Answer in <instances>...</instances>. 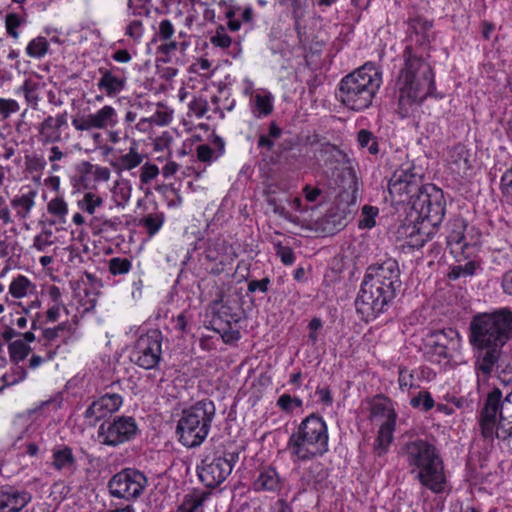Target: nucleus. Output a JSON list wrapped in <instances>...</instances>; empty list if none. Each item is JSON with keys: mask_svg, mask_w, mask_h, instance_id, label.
I'll return each mask as SVG.
<instances>
[{"mask_svg": "<svg viewBox=\"0 0 512 512\" xmlns=\"http://www.w3.org/2000/svg\"><path fill=\"white\" fill-rule=\"evenodd\" d=\"M315 145L314 158L322 167L324 175L333 184L342 188L338 196L337 210L341 216L339 226H345L351 218L350 207L356 205L359 196V183L355 170L348 166L349 158L339 147L327 141L312 142Z\"/></svg>", "mask_w": 512, "mask_h": 512, "instance_id": "7ed1b4c3", "label": "nucleus"}, {"mask_svg": "<svg viewBox=\"0 0 512 512\" xmlns=\"http://www.w3.org/2000/svg\"><path fill=\"white\" fill-rule=\"evenodd\" d=\"M54 244V240L45 239L39 235H36L33 239L32 247L39 252H45L48 247Z\"/></svg>", "mask_w": 512, "mask_h": 512, "instance_id": "774afa93", "label": "nucleus"}, {"mask_svg": "<svg viewBox=\"0 0 512 512\" xmlns=\"http://www.w3.org/2000/svg\"><path fill=\"white\" fill-rule=\"evenodd\" d=\"M209 495L210 493L202 491L186 494L175 512H204L203 505Z\"/></svg>", "mask_w": 512, "mask_h": 512, "instance_id": "bb28decb", "label": "nucleus"}, {"mask_svg": "<svg viewBox=\"0 0 512 512\" xmlns=\"http://www.w3.org/2000/svg\"><path fill=\"white\" fill-rule=\"evenodd\" d=\"M231 325L232 324L213 325V329L221 335L225 343L238 341L241 337L240 332L238 330H233Z\"/></svg>", "mask_w": 512, "mask_h": 512, "instance_id": "09e8293b", "label": "nucleus"}, {"mask_svg": "<svg viewBox=\"0 0 512 512\" xmlns=\"http://www.w3.org/2000/svg\"><path fill=\"white\" fill-rule=\"evenodd\" d=\"M210 42L220 48H228L231 45V37L226 33L225 28L223 26H219L216 29L215 35L211 36Z\"/></svg>", "mask_w": 512, "mask_h": 512, "instance_id": "603ef678", "label": "nucleus"}, {"mask_svg": "<svg viewBox=\"0 0 512 512\" xmlns=\"http://www.w3.org/2000/svg\"><path fill=\"white\" fill-rule=\"evenodd\" d=\"M31 499L32 496L25 491L3 490L0 493V512H20Z\"/></svg>", "mask_w": 512, "mask_h": 512, "instance_id": "4be33fe9", "label": "nucleus"}, {"mask_svg": "<svg viewBox=\"0 0 512 512\" xmlns=\"http://www.w3.org/2000/svg\"><path fill=\"white\" fill-rule=\"evenodd\" d=\"M468 330V340L475 352V369L488 377L497 366L503 347L512 338V311L499 308L477 313L471 318Z\"/></svg>", "mask_w": 512, "mask_h": 512, "instance_id": "f257e3e1", "label": "nucleus"}, {"mask_svg": "<svg viewBox=\"0 0 512 512\" xmlns=\"http://www.w3.org/2000/svg\"><path fill=\"white\" fill-rule=\"evenodd\" d=\"M23 23V19L16 13H9L5 18L7 34L15 39L19 37L17 28Z\"/></svg>", "mask_w": 512, "mask_h": 512, "instance_id": "3c124183", "label": "nucleus"}, {"mask_svg": "<svg viewBox=\"0 0 512 512\" xmlns=\"http://www.w3.org/2000/svg\"><path fill=\"white\" fill-rule=\"evenodd\" d=\"M399 113L406 116L410 108L422 102L435 90L434 74L431 66L423 58L412 53L411 47L404 50V66L398 81Z\"/></svg>", "mask_w": 512, "mask_h": 512, "instance_id": "0eeeda50", "label": "nucleus"}, {"mask_svg": "<svg viewBox=\"0 0 512 512\" xmlns=\"http://www.w3.org/2000/svg\"><path fill=\"white\" fill-rule=\"evenodd\" d=\"M101 78L97 83L99 90L105 91L108 96H115L120 93L126 84L125 77L115 75L112 70L99 68Z\"/></svg>", "mask_w": 512, "mask_h": 512, "instance_id": "393cba45", "label": "nucleus"}, {"mask_svg": "<svg viewBox=\"0 0 512 512\" xmlns=\"http://www.w3.org/2000/svg\"><path fill=\"white\" fill-rule=\"evenodd\" d=\"M426 185L422 183V175L415 171L413 166L397 169L388 183V192L394 203H406L411 207L413 201L420 193H424Z\"/></svg>", "mask_w": 512, "mask_h": 512, "instance_id": "ddd939ff", "label": "nucleus"}, {"mask_svg": "<svg viewBox=\"0 0 512 512\" xmlns=\"http://www.w3.org/2000/svg\"><path fill=\"white\" fill-rule=\"evenodd\" d=\"M212 325L233 324L241 320L242 309L236 299H220L214 302Z\"/></svg>", "mask_w": 512, "mask_h": 512, "instance_id": "aec40b11", "label": "nucleus"}, {"mask_svg": "<svg viewBox=\"0 0 512 512\" xmlns=\"http://www.w3.org/2000/svg\"><path fill=\"white\" fill-rule=\"evenodd\" d=\"M400 455L405 459L410 473L422 486L436 494L444 491V462L433 443L424 439L408 441L402 446Z\"/></svg>", "mask_w": 512, "mask_h": 512, "instance_id": "20e7f679", "label": "nucleus"}, {"mask_svg": "<svg viewBox=\"0 0 512 512\" xmlns=\"http://www.w3.org/2000/svg\"><path fill=\"white\" fill-rule=\"evenodd\" d=\"M196 151L198 159L202 162L208 163L215 159V155L217 154L215 149L211 148L209 145L206 144L199 145Z\"/></svg>", "mask_w": 512, "mask_h": 512, "instance_id": "052dcab7", "label": "nucleus"}, {"mask_svg": "<svg viewBox=\"0 0 512 512\" xmlns=\"http://www.w3.org/2000/svg\"><path fill=\"white\" fill-rule=\"evenodd\" d=\"M71 334V325L69 322H62L54 328H46L43 330V338L47 342H53L60 336L69 337Z\"/></svg>", "mask_w": 512, "mask_h": 512, "instance_id": "e433bc0d", "label": "nucleus"}, {"mask_svg": "<svg viewBox=\"0 0 512 512\" xmlns=\"http://www.w3.org/2000/svg\"><path fill=\"white\" fill-rule=\"evenodd\" d=\"M358 143L361 148H367L369 153L376 155L379 152L378 142L374 134L366 129L358 132Z\"/></svg>", "mask_w": 512, "mask_h": 512, "instance_id": "f704fd0d", "label": "nucleus"}, {"mask_svg": "<svg viewBox=\"0 0 512 512\" xmlns=\"http://www.w3.org/2000/svg\"><path fill=\"white\" fill-rule=\"evenodd\" d=\"M174 26L169 19H163L159 23L158 36L161 40H170L174 34Z\"/></svg>", "mask_w": 512, "mask_h": 512, "instance_id": "bf43d9fd", "label": "nucleus"}, {"mask_svg": "<svg viewBox=\"0 0 512 512\" xmlns=\"http://www.w3.org/2000/svg\"><path fill=\"white\" fill-rule=\"evenodd\" d=\"M163 223V213L148 214L141 220V224L146 228L150 236L155 235L160 230Z\"/></svg>", "mask_w": 512, "mask_h": 512, "instance_id": "4c0bfd02", "label": "nucleus"}, {"mask_svg": "<svg viewBox=\"0 0 512 512\" xmlns=\"http://www.w3.org/2000/svg\"><path fill=\"white\" fill-rule=\"evenodd\" d=\"M396 421L382 422L375 440L374 451L378 457L384 455L393 440Z\"/></svg>", "mask_w": 512, "mask_h": 512, "instance_id": "a878e982", "label": "nucleus"}, {"mask_svg": "<svg viewBox=\"0 0 512 512\" xmlns=\"http://www.w3.org/2000/svg\"><path fill=\"white\" fill-rule=\"evenodd\" d=\"M30 281L22 275L16 277L9 286V293L15 298H22L27 294Z\"/></svg>", "mask_w": 512, "mask_h": 512, "instance_id": "a18cd8bd", "label": "nucleus"}, {"mask_svg": "<svg viewBox=\"0 0 512 512\" xmlns=\"http://www.w3.org/2000/svg\"><path fill=\"white\" fill-rule=\"evenodd\" d=\"M434 400L428 391H420L417 396L410 400L413 408H421L423 411H429L434 407Z\"/></svg>", "mask_w": 512, "mask_h": 512, "instance_id": "49530a36", "label": "nucleus"}, {"mask_svg": "<svg viewBox=\"0 0 512 512\" xmlns=\"http://www.w3.org/2000/svg\"><path fill=\"white\" fill-rule=\"evenodd\" d=\"M462 338L453 328L431 331L425 340L427 353L439 359L450 360L461 349Z\"/></svg>", "mask_w": 512, "mask_h": 512, "instance_id": "a211bd4d", "label": "nucleus"}, {"mask_svg": "<svg viewBox=\"0 0 512 512\" xmlns=\"http://www.w3.org/2000/svg\"><path fill=\"white\" fill-rule=\"evenodd\" d=\"M413 375L406 369V368H400L399 369V386L400 388H406V387H412L413 386Z\"/></svg>", "mask_w": 512, "mask_h": 512, "instance_id": "338daca9", "label": "nucleus"}, {"mask_svg": "<svg viewBox=\"0 0 512 512\" xmlns=\"http://www.w3.org/2000/svg\"><path fill=\"white\" fill-rule=\"evenodd\" d=\"M19 110V104L14 99L0 98V115L6 119Z\"/></svg>", "mask_w": 512, "mask_h": 512, "instance_id": "5fc2aeb1", "label": "nucleus"}, {"mask_svg": "<svg viewBox=\"0 0 512 512\" xmlns=\"http://www.w3.org/2000/svg\"><path fill=\"white\" fill-rule=\"evenodd\" d=\"M446 202L443 191L433 184H426L424 193L411 201V214L417 222H428L432 227L441 224L445 216Z\"/></svg>", "mask_w": 512, "mask_h": 512, "instance_id": "f8f14e48", "label": "nucleus"}, {"mask_svg": "<svg viewBox=\"0 0 512 512\" xmlns=\"http://www.w3.org/2000/svg\"><path fill=\"white\" fill-rule=\"evenodd\" d=\"M138 426L133 417L115 416L102 422L97 431V440L101 445L117 447L133 440L138 434Z\"/></svg>", "mask_w": 512, "mask_h": 512, "instance_id": "dca6fc26", "label": "nucleus"}, {"mask_svg": "<svg viewBox=\"0 0 512 512\" xmlns=\"http://www.w3.org/2000/svg\"><path fill=\"white\" fill-rule=\"evenodd\" d=\"M47 210L50 214L60 218H64L68 213L67 204L62 198L52 199L47 205Z\"/></svg>", "mask_w": 512, "mask_h": 512, "instance_id": "864d4df0", "label": "nucleus"}, {"mask_svg": "<svg viewBox=\"0 0 512 512\" xmlns=\"http://www.w3.org/2000/svg\"><path fill=\"white\" fill-rule=\"evenodd\" d=\"M52 467L57 471L67 470L74 473L77 469V461L72 448L66 445L53 449Z\"/></svg>", "mask_w": 512, "mask_h": 512, "instance_id": "b1692460", "label": "nucleus"}, {"mask_svg": "<svg viewBox=\"0 0 512 512\" xmlns=\"http://www.w3.org/2000/svg\"><path fill=\"white\" fill-rule=\"evenodd\" d=\"M269 284H270V279L267 277H265L261 280H250L247 285V290L250 293H254L256 291L266 293L268 291Z\"/></svg>", "mask_w": 512, "mask_h": 512, "instance_id": "680f3d73", "label": "nucleus"}, {"mask_svg": "<svg viewBox=\"0 0 512 512\" xmlns=\"http://www.w3.org/2000/svg\"><path fill=\"white\" fill-rule=\"evenodd\" d=\"M328 429L323 418L315 413L304 418L287 442V450L296 461L305 462L328 451Z\"/></svg>", "mask_w": 512, "mask_h": 512, "instance_id": "1a4fd4ad", "label": "nucleus"}, {"mask_svg": "<svg viewBox=\"0 0 512 512\" xmlns=\"http://www.w3.org/2000/svg\"><path fill=\"white\" fill-rule=\"evenodd\" d=\"M126 35L137 40L142 36V22L140 20L132 21L126 28Z\"/></svg>", "mask_w": 512, "mask_h": 512, "instance_id": "69168bd1", "label": "nucleus"}, {"mask_svg": "<svg viewBox=\"0 0 512 512\" xmlns=\"http://www.w3.org/2000/svg\"><path fill=\"white\" fill-rule=\"evenodd\" d=\"M148 479L143 472L134 468H124L108 481L107 488L114 498L133 501L145 491Z\"/></svg>", "mask_w": 512, "mask_h": 512, "instance_id": "2eb2a0df", "label": "nucleus"}, {"mask_svg": "<svg viewBox=\"0 0 512 512\" xmlns=\"http://www.w3.org/2000/svg\"><path fill=\"white\" fill-rule=\"evenodd\" d=\"M467 227V223L463 218L457 217L454 218L449 223V231L447 235V244L451 247V252H457L461 250L462 252L468 248L469 244L466 242L465 230Z\"/></svg>", "mask_w": 512, "mask_h": 512, "instance_id": "5701e85b", "label": "nucleus"}, {"mask_svg": "<svg viewBox=\"0 0 512 512\" xmlns=\"http://www.w3.org/2000/svg\"><path fill=\"white\" fill-rule=\"evenodd\" d=\"M123 399L117 393H106L98 400L94 401L85 411L86 418L100 420L107 414L117 411L122 405Z\"/></svg>", "mask_w": 512, "mask_h": 512, "instance_id": "412c9836", "label": "nucleus"}, {"mask_svg": "<svg viewBox=\"0 0 512 512\" xmlns=\"http://www.w3.org/2000/svg\"><path fill=\"white\" fill-rule=\"evenodd\" d=\"M284 486V478L272 465L261 466L258 475L253 481V489L256 492L278 493Z\"/></svg>", "mask_w": 512, "mask_h": 512, "instance_id": "6ab92c4d", "label": "nucleus"}, {"mask_svg": "<svg viewBox=\"0 0 512 512\" xmlns=\"http://www.w3.org/2000/svg\"><path fill=\"white\" fill-rule=\"evenodd\" d=\"M18 91L24 94L25 100L29 105H31L34 109L37 107L39 101L37 83L27 79L18 89Z\"/></svg>", "mask_w": 512, "mask_h": 512, "instance_id": "c9c22d12", "label": "nucleus"}, {"mask_svg": "<svg viewBox=\"0 0 512 512\" xmlns=\"http://www.w3.org/2000/svg\"><path fill=\"white\" fill-rule=\"evenodd\" d=\"M400 455L405 459L410 473L422 486L436 494L444 491V462L433 443L424 439L408 441L402 446Z\"/></svg>", "mask_w": 512, "mask_h": 512, "instance_id": "423d86ee", "label": "nucleus"}, {"mask_svg": "<svg viewBox=\"0 0 512 512\" xmlns=\"http://www.w3.org/2000/svg\"><path fill=\"white\" fill-rule=\"evenodd\" d=\"M36 195V191L30 190L28 193L16 196L11 200V206L16 210V214L20 219L28 217L30 211L35 205Z\"/></svg>", "mask_w": 512, "mask_h": 512, "instance_id": "cd10ccee", "label": "nucleus"}, {"mask_svg": "<svg viewBox=\"0 0 512 512\" xmlns=\"http://www.w3.org/2000/svg\"><path fill=\"white\" fill-rule=\"evenodd\" d=\"M225 250V241L217 239L209 244L207 249V257L212 261H217L219 259V253L224 252Z\"/></svg>", "mask_w": 512, "mask_h": 512, "instance_id": "13d9d810", "label": "nucleus"}, {"mask_svg": "<svg viewBox=\"0 0 512 512\" xmlns=\"http://www.w3.org/2000/svg\"><path fill=\"white\" fill-rule=\"evenodd\" d=\"M72 125L77 131H89L92 129H98L95 114H88L73 118Z\"/></svg>", "mask_w": 512, "mask_h": 512, "instance_id": "37998d69", "label": "nucleus"}, {"mask_svg": "<svg viewBox=\"0 0 512 512\" xmlns=\"http://www.w3.org/2000/svg\"><path fill=\"white\" fill-rule=\"evenodd\" d=\"M162 340V333L158 329H151L141 335L134 345L131 360L146 370L157 367L162 356Z\"/></svg>", "mask_w": 512, "mask_h": 512, "instance_id": "f3484780", "label": "nucleus"}, {"mask_svg": "<svg viewBox=\"0 0 512 512\" xmlns=\"http://www.w3.org/2000/svg\"><path fill=\"white\" fill-rule=\"evenodd\" d=\"M253 113L257 118L266 117L273 111L272 96L267 94H256L253 96Z\"/></svg>", "mask_w": 512, "mask_h": 512, "instance_id": "c756f323", "label": "nucleus"}, {"mask_svg": "<svg viewBox=\"0 0 512 512\" xmlns=\"http://www.w3.org/2000/svg\"><path fill=\"white\" fill-rule=\"evenodd\" d=\"M402 285L400 269L395 259L388 258L370 265L355 300L356 311L366 319L385 312Z\"/></svg>", "mask_w": 512, "mask_h": 512, "instance_id": "f03ea898", "label": "nucleus"}, {"mask_svg": "<svg viewBox=\"0 0 512 512\" xmlns=\"http://www.w3.org/2000/svg\"><path fill=\"white\" fill-rule=\"evenodd\" d=\"M400 455L405 459L410 473L422 486L436 494L444 491V462L433 443L424 439L408 441L402 446Z\"/></svg>", "mask_w": 512, "mask_h": 512, "instance_id": "39448f33", "label": "nucleus"}, {"mask_svg": "<svg viewBox=\"0 0 512 512\" xmlns=\"http://www.w3.org/2000/svg\"><path fill=\"white\" fill-rule=\"evenodd\" d=\"M103 199L100 196L95 195L92 192L84 194L83 198L78 201V206L81 210L93 214L96 207L101 206Z\"/></svg>", "mask_w": 512, "mask_h": 512, "instance_id": "58836bf2", "label": "nucleus"}, {"mask_svg": "<svg viewBox=\"0 0 512 512\" xmlns=\"http://www.w3.org/2000/svg\"><path fill=\"white\" fill-rule=\"evenodd\" d=\"M303 405V401L298 397H292L289 394L281 395L277 400V406L289 413L292 412L295 408H300Z\"/></svg>", "mask_w": 512, "mask_h": 512, "instance_id": "8fccbe9b", "label": "nucleus"}, {"mask_svg": "<svg viewBox=\"0 0 512 512\" xmlns=\"http://www.w3.org/2000/svg\"><path fill=\"white\" fill-rule=\"evenodd\" d=\"M48 49V42L44 37H37L31 40L26 48V52L30 57L41 58Z\"/></svg>", "mask_w": 512, "mask_h": 512, "instance_id": "ea45409f", "label": "nucleus"}, {"mask_svg": "<svg viewBox=\"0 0 512 512\" xmlns=\"http://www.w3.org/2000/svg\"><path fill=\"white\" fill-rule=\"evenodd\" d=\"M371 415L374 418H384L383 422L396 421V413L394 409L386 402H374L371 407Z\"/></svg>", "mask_w": 512, "mask_h": 512, "instance_id": "473e14b6", "label": "nucleus"}, {"mask_svg": "<svg viewBox=\"0 0 512 512\" xmlns=\"http://www.w3.org/2000/svg\"><path fill=\"white\" fill-rule=\"evenodd\" d=\"M10 358L13 362L23 361L30 353L31 348L23 340H16L9 344Z\"/></svg>", "mask_w": 512, "mask_h": 512, "instance_id": "72a5a7b5", "label": "nucleus"}, {"mask_svg": "<svg viewBox=\"0 0 512 512\" xmlns=\"http://www.w3.org/2000/svg\"><path fill=\"white\" fill-rule=\"evenodd\" d=\"M238 459L239 454L235 452L206 456L197 466L199 480L207 488L213 489L220 486L231 474Z\"/></svg>", "mask_w": 512, "mask_h": 512, "instance_id": "4468645a", "label": "nucleus"}, {"mask_svg": "<svg viewBox=\"0 0 512 512\" xmlns=\"http://www.w3.org/2000/svg\"><path fill=\"white\" fill-rule=\"evenodd\" d=\"M216 415L212 400L202 399L182 411L176 432L179 441L187 448L200 446L207 438Z\"/></svg>", "mask_w": 512, "mask_h": 512, "instance_id": "9b49d317", "label": "nucleus"}, {"mask_svg": "<svg viewBox=\"0 0 512 512\" xmlns=\"http://www.w3.org/2000/svg\"><path fill=\"white\" fill-rule=\"evenodd\" d=\"M144 155L138 153L137 149L132 146L130 147L127 154L119 156L113 163L112 166L121 171V170H131L137 166H139L143 159Z\"/></svg>", "mask_w": 512, "mask_h": 512, "instance_id": "c85d7f7f", "label": "nucleus"}, {"mask_svg": "<svg viewBox=\"0 0 512 512\" xmlns=\"http://www.w3.org/2000/svg\"><path fill=\"white\" fill-rule=\"evenodd\" d=\"M381 83V72L366 63L341 79L336 96L348 109L363 111L371 106Z\"/></svg>", "mask_w": 512, "mask_h": 512, "instance_id": "6e6552de", "label": "nucleus"}, {"mask_svg": "<svg viewBox=\"0 0 512 512\" xmlns=\"http://www.w3.org/2000/svg\"><path fill=\"white\" fill-rule=\"evenodd\" d=\"M131 269V261L127 258L114 257L109 260V271L113 275L126 274Z\"/></svg>", "mask_w": 512, "mask_h": 512, "instance_id": "de8ad7c7", "label": "nucleus"}, {"mask_svg": "<svg viewBox=\"0 0 512 512\" xmlns=\"http://www.w3.org/2000/svg\"><path fill=\"white\" fill-rule=\"evenodd\" d=\"M189 109L198 118L203 117L208 111V102L203 98H195L189 103Z\"/></svg>", "mask_w": 512, "mask_h": 512, "instance_id": "4d7b16f0", "label": "nucleus"}, {"mask_svg": "<svg viewBox=\"0 0 512 512\" xmlns=\"http://www.w3.org/2000/svg\"><path fill=\"white\" fill-rule=\"evenodd\" d=\"M501 187L503 193L512 199V168L507 170L501 177Z\"/></svg>", "mask_w": 512, "mask_h": 512, "instance_id": "e2e57ef3", "label": "nucleus"}, {"mask_svg": "<svg viewBox=\"0 0 512 512\" xmlns=\"http://www.w3.org/2000/svg\"><path fill=\"white\" fill-rule=\"evenodd\" d=\"M94 114L96 116L98 129L113 127L117 123V113L112 106L106 105Z\"/></svg>", "mask_w": 512, "mask_h": 512, "instance_id": "7c9ffc66", "label": "nucleus"}, {"mask_svg": "<svg viewBox=\"0 0 512 512\" xmlns=\"http://www.w3.org/2000/svg\"><path fill=\"white\" fill-rule=\"evenodd\" d=\"M159 169L157 165L146 163L141 168L140 181L142 184H148L151 180L157 177Z\"/></svg>", "mask_w": 512, "mask_h": 512, "instance_id": "6e6d98bb", "label": "nucleus"}, {"mask_svg": "<svg viewBox=\"0 0 512 512\" xmlns=\"http://www.w3.org/2000/svg\"><path fill=\"white\" fill-rule=\"evenodd\" d=\"M378 208L370 205H364L362 208V219L359 220V228L371 229L375 226V218L378 215Z\"/></svg>", "mask_w": 512, "mask_h": 512, "instance_id": "a19ab883", "label": "nucleus"}, {"mask_svg": "<svg viewBox=\"0 0 512 512\" xmlns=\"http://www.w3.org/2000/svg\"><path fill=\"white\" fill-rule=\"evenodd\" d=\"M478 423L485 439H512V390L505 397L499 388L489 392L480 411Z\"/></svg>", "mask_w": 512, "mask_h": 512, "instance_id": "9d476101", "label": "nucleus"}, {"mask_svg": "<svg viewBox=\"0 0 512 512\" xmlns=\"http://www.w3.org/2000/svg\"><path fill=\"white\" fill-rule=\"evenodd\" d=\"M120 223L118 218L115 219H101L94 217L90 221V226L94 234H101L105 232H114Z\"/></svg>", "mask_w": 512, "mask_h": 512, "instance_id": "2f4dec72", "label": "nucleus"}, {"mask_svg": "<svg viewBox=\"0 0 512 512\" xmlns=\"http://www.w3.org/2000/svg\"><path fill=\"white\" fill-rule=\"evenodd\" d=\"M277 255L280 257L282 263L285 265H291L295 260L293 250L287 246H279Z\"/></svg>", "mask_w": 512, "mask_h": 512, "instance_id": "0e129e2a", "label": "nucleus"}, {"mask_svg": "<svg viewBox=\"0 0 512 512\" xmlns=\"http://www.w3.org/2000/svg\"><path fill=\"white\" fill-rule=\"evenodd\" d=\"M72 125L77 131H89L92 129H98L95 114H88L73 118Z\"/></svg>", "mask_w": 512, "mask_h": 512, "instance_id": "c03bdc74", "label": "nucleus"}, {"mask_svg": "<svg viewBox=\"0 0 512 512\" xmlns=\"http://www.w3.org/2000/svg\"><path fill=\"white\" fill-rule=\"evenodd\" d=\"M477 264L475 261H468L464 265L453 266L448 274L449 279L456 280L462 276H472L475 274Z\"/></svg>", "mask_w": 512, "mask_h": 512, "instance_id": "79ce46f5", "label": "nucleus"}]
</instances>
